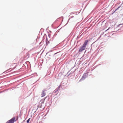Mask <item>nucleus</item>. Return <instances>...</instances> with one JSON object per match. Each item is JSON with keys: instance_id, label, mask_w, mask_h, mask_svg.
<instances>
[{"instance_id": "1", "label": "nucleus", "mask_w": 123, "mask_h": 123, "mask_svg": "<svg viewBox=\"0 0 123 123\" xmlns=\"http://www.w3.org/2000/svg\"><path fill=\"white\" fill-rule=\"evenodd\" d=\"M88 40H86L82 46L80 47V49L79 50V52H81L83 50L85 49L88 42Z\"/></svg>"}, {"instance_id": "2", "label": "nucleus", "mask_w": 123, "mask_h": 123, "mask_svg": "<svg viewBox=\"0 0 123 123\" xmlns=\"http://www.w3.org/2000/svg\"><path fill=\"white\" fill-rule=\"evenodd\" d=\"M15 117H14L6 122V123H14L15 121Z\"/></svg>"}, {"instance_id": "3", "label": "nucleus", "mask_w": 123, "mask_h": 123, "mask_svg": "<svg viewBox=\"0 0 123 123\" xmlns=\"http://www.w3.org/2000/svg\"><path fill=\"white\" fill-rule=\"evenodd\" d=\"M60 57V55L58 53H56L54 54V57L55 59H58Z\"/></svg>"}, {"instance_id": "4", "label": "nucleus", "mask_w": 123, "mask_h": 123, "mask_svg": "<svg viewBox=\"0 0 123 123\" xmlns=\"http://www.w3.org/2000/svg\"><path fill=\"white\" fill-rule=\"evenodd\" d=\"M45 90L44 89L43 90L41 93V97H43L45 96L46 95Z\"/></svg>"}, {"instance_id": "5", "label": "nucleus", "mask_w": 123, "mask_h": 123, "mask_svg": "<svg viewBox=\"0 0 123 123\" xmlns=\"http://www.w3.org/2000/svg\"><path fill=\"white\" fill-rule=\"evenodd\" d=\"M46 44L47 45L49 43V41L48 40L47 38H46Z\"/></svg>"}, {"instance_id": "6", "label": "nucleus", "mask_w": 123, "mask_h": 123, "mask_svg": "<svg viewBox=\"0 0 123 123\" xmlns=\"http://www.w3.org/2000/svg\"><path fill=\"white\" fill-rule=\"evenodd\" d=\"M30 118H29V119L27 120V123H28L29 121H30Z\"/></svg>"}, {"instance_id": "7", "label": "nucleus", "mask_w": 123, "mask_h": 123, "mask_svg": "<svg viewBox=\"0 0 123 123\" xmlns=\"http://www.w3.org/2000/svg\"><path fill=\"white\" fill-rule=\"evenodd\" d=\"M109 29H110V27L109 28H108V29H107V30H106V31H107V30H109Z\"/></svg>"}, {"instance_id": "8", "label": "nucleus", "mask_w": 123, "mask_h": 123, "mask_svg": "<svg viewBox=\"0 0 123 123\" xmlns=\"http://www.w3.org/2000/svg\"><path fill=\"white\" fill-rule=\"evenodd\" d=\"M123 24H120L119 25H123Z\"/></svg>"}, {"instance_id": "9", "label": "nucleus", "mask_w": 123, "mask_h": 123, "mask_svg": "<svg viewBox=\"0 0 123 123\" xmlns=\"http://www.w3.org/2000/svg\"><path fill=\"white\" fill-rule=\"evenodd\" d=\"M10 68L8 70L10 69H11V68Z\"/></svg>"}, {"instance_id": "10", "label": "nucleus", "mask_w": 123, "mask_h": 123, "mask_svg": "<svg viewBox=\"0 0 123 123\" xmlns=\"http://www.w3.org/2000/svg\"><path fill=\"white\" fill-rule=\"evenodd\" d=\"M45 99V98H44V100Z\"/></svg>"}]
</instances>
